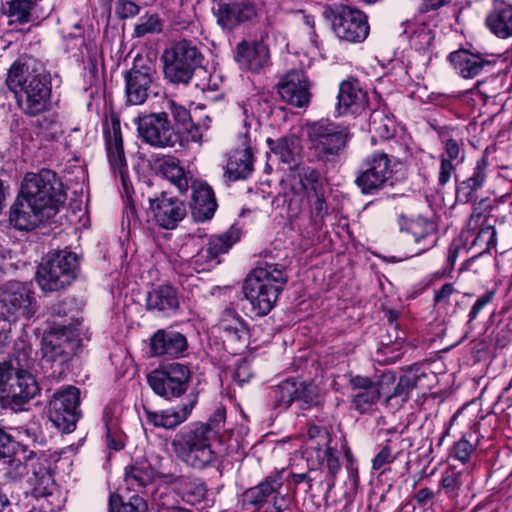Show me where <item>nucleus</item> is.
I'll return each mask as SVG.
<instances>
[{"label":"nucleus","instance_id":"nucleus-24","mask_svg":"<svg viewBox=\"0 0 512 512\" xmlns=\"http://www.w3.org/2000/svg\"><path fill=\"white\" fill-rule=\"evenodd\" d=\"M449 60L457 74L465 79L475 78L482 72H490L496 64L489 55L474 53L467 49L450 53Z\"/></svg>","mask_w":512,"mask_h":512},{"label":"nucleus","instance_id":"nucleus-58","mask_svg":"<svg viewBox=\"0 0 512 512\" xmlns=\"http://www.w3.org/2000/svg\"><path fill=\"white\" fill-rule=\"evenodd\" d=\"M472 452H473L472 444L468 440L462 438L454 444L451 455L455 459H457L460 462H462L463 464H465L466 462H468Z\"/></svg>","mask_w":512,"mask_h":512},{"label":"nucleus","instance_id":"nucleus-61","mask_svg":"<svg viewBox=\"0 0 512 512\" xmlns=\"http://www.w3.org/2000/svg\"><path fill=\"white\" fill-rule=\"evenodd\" d=\"M395 458L396 457L392 454L389 445H385L373 459L372 468L374 470H379L384 465L392 463Z\"/></svg>","mask_w":512,"mask_h":512},{"label":"nucleus","instance_id":"nucleus-19","mask_svg":"<svg viewBox=\"0 0 512 512\" xmlns=\"http://www.w3.org/2000/svg\"><path fill=\"white\" fill-rule=\"evenodd\" d=\"M107 158L110 167L115 175H119L124 192L129 196L132 191V184L128 177L127 163L123 151L120 121L116 118L111 120V125L105 131Z\"/></svg>","mask_w":512,"mask_h":512},{"label":"nucleus","instance_id":"nucleus-21","mask_svg":"<svg viewBox=\"0 0 512 512\" xmlns=\"http://www.w3.org/2000/svg\"><path fill=\"white\" fill-rule=\"evenodd\" d=\"M383 380L380 382H373L368 377L354 376L349 380L352 390V403L356 410L364 413L371 409V407L385 394L383 389V381L393 380L390 374H384Z\"/></svg>","mask_w":512,"mask_h":512},{"label":"nucleus","instance_id":"nucleus-52","mask_svg":"<svg viewBox=\"0 0 512 512\" xmlns=\"http://www.w3.org/2000/svg\"><path fill=\"white\" fill-rule=\"evenodd\" d=\"M496 246V230L495 227L485 220L482 223L480 230L474 237L471 247H478V254L489 251Z\"/></svg>","mask_w":512,"mask_h":512},{"label":"nucleus","instance_id":"nucleus-44","mask_svg":"<svg viewBox=\"0 0 512 512\" xmlns=\"http://www.w3.org/2000/svg\"><path fill=\"white\" fill-rule=\"evenodd\" d=\"M370 131L383 139H388L395 132L394 120L383 110H375L371 113L369 122Z\"/></svg>","mask_w":512,"mask_h":512},{"label":"nucleus","instance_id":"nucleus-40","mask_svg":"<svg viewBox=\"0 0 512 512\" xmlns=\"http://www.w3.org/2000/svg\"><path fill=\"white\" fill-rule=\"evenodd\" d=\"M268 142L271 151L281 162L289 164L290 166L298 164L297 159L301 153V145L297 137H284L277 141L268 140Z\"/></svg>","mask_w":512,"mask_h":512},{"label":"nucleus","instance_id":"nucleus-39","mask_svg":"<svg viewBox=\"0 0 512 512\" xmlns=\"http://www.w3.org/2000/svg\"><path fill=\"white\" fill-rule=\"evenodd\" d=\"M469 478L470 472L467 468L458 469L455 465H450L442 473L438 493L444 491L447 497L454 499Z\"/></svg>","mask_w":512,"mask_h":512},{"label":"nucleus","instance_id":"nucleus-6","mask_svg":"<svg viewBox=\"0 0 512 512\" xmlns=\"http://www.w3.org/2000/svg\"><path fill=\"white\" fill-rule=\"evenodd\" d=\"M165 79L174 84H188L196 68L201 66L202 54L191 41L172 43L161 56Z\"/></svg>","mask_w":512,"mask_h":512},{"label":"nucleus","instance_id":"nucleus-17","mask_svg":"<svg viewBox=\"0 0 512 512\" xmlns=\"http://www.w3.org/2000/svg\"><path fill=\"white\" fill-rule=\"evenodd\" d=\"M155 78L156 70L151 62L135 59L132 68L125 74L127 102L132 105L144 103Z\"/></svg>","mask_w":512,"mask_h":512},{"label":"nucleus","instance_id":"nucleus-14","mask_svg":"<svg viewBox=\"0 0 512 512\" xmlns=\"http://www.w3.org/2000/svg\"><path fill=\"white\" fill-rule=\"evenodd\" d=\"M139 137L155 148H171L179 136L171 125L167 112L151 113L135 118Z\"/></svg>","mask_w":512,"mask_h":512},{"label":"nucleus","instance_id":"nucleus-55","mask_svg":"<svg viewBox=\"0 0 512 512\" xmlns=\"http://www.w3.org/2000/svg\"><path fill=\"white\" fill-rule=\"evenodd\" d=\"M162 30L160 19L157 15L141 17L139 23L135 26L134 35L143 37L151 33H159Z\"/></svg>","mask_w":512,"mask_h":512},{"label":"nucleus","instance_id":"nucleus-48","mask_svg":"<svg viewBox=\"0 0 512 512\" xmlns=\"http://www.w3.org/2000/svg\"><path fill=\"white\" fill-rule=\"evenodd\" d=\"M103 421L106 428L107 446L113 450H120L124 447L123 435L120 430L118 420L115 419L109 411H105Z\"/></svg>","mask_w":512,"mask_h":512},{"label":"nucleus","instance_id":"nucleus-7","mask_svg":"<svg viewBox=\"0 0 512 512\" xmlns=\"http://www.w3.org/2000/svg\"><path fill=\"white\" fill-rule=\"evenodd\" d=\"M79 261L76 253L61 250L48 255L37 270V282L43 291H58L77 277Z\"/></svg>","mask_w":512,"mask_h":512},{"label":"nucleus","instance_id":"nucleus-20","mask_svg":"<svg viewBox=\"0 0 512 512\" xmlns=\"http://www.w3.org/2000/svg\"><path fill=\"white\" fill-rule=\"evenodd\" d=\"M54 216L51 208H41L19 193L10 208L9 221L16 229L29 231Z\"/></svg>","mask_w":512,"mask_h":512},{"label":"nucleus","instance_id":"nucleus-49","mask_svg":"<svg viewBox=\"0 0 512 512\" xmlns=\"http://www.w3.org/2000/svg\"><path fill=\"white\" fill-rule=\"evenodd\" d=\"M151 481L150 472L141 466H130L126 468L124 482L128 490L138 491L144 488Z\"/></svg>","mask_w":512,"mask_h":512},{"label":"nucleus","instance_id":"nucleus-59","mask_svg":"<svg viewBox=\"0 0 512 512\" xmlns=\"http://www.w3.org/2000/svg\"><path fill=\"white\" fill-rule=\"evenodd\" d=\"M330 442L331 441H328V443H327L324 461L328 468L329 474L334 479L336 477V474L340 470V463H339V459H338L336 450L330 446Z\"/></svg>","mask_w":512,"mask_h":512},{"label":"nucleus","instance_id":"nucleus-51","mask_svg":"<svg viewBox=\"0 0 512 512\" xmlns=\"http://www.w3.org/2000/svg\"><path fill=\"white\" fill-rule=\"evenodd\" d=\"M9 460L5 462L6 466L4 468V475L6 478L13 480V481H19L24 476H29L30 469V461L32 459H37L36 457L30 456L29 459L26 461H23L21 458L13 454Z\"/></svg>","mask_w":512,"mask_h":512},{"label":"nucleus","instance_id":"nucleus-18","mask_svg":"<svg viewBox=\"0 0 512 512\" xmlns=\"http://www.w3.org/2000/svg\"><path fill=\"white\" fill-rule=\"evenodd\" d=\"M282 473L267 476L258 485L245 491V499L254 507L260 508L271 501L275 512H283L288 507L287 499L282 495Z\"/></svg>","mask_w":512,"mask_h":512},{"label":"nucleus","instance_id":"nucleus-11","mask_svg":"<svg viewBox=\"0 0 512 512\" xmlns=\"http://www.w3.org/2000/svg\"><path fill=\"white\" fill-rule=\"evenodd\" d=\"M80 391L68 386L54 393L48 405V417L60 431L70 433L75 427L81 412L79 410Z\"/></svg>","mask_w":512,"mask_h":512},{"label":"nucleus","instance_id":"nucleus-29","mask_svg":"<svg viewBox=\"0 0 512 512\" xmlns=\"http://www.w3.org/2000/svg\"><path fill=\"white\" fill-rule=\"evenodd\" d=\"M337 99L338 115L361 113L368 104L367 93L362 89L358 80L342 81L339 85Z\"/></svg>","mask_w":512,"mask_h":512},{"label":"nucleus","instance_id":"nucleus-4","mask_svg":"<svg viewBox=\"0 0 512 512\" xmlns=\"http://www.w3.org/2000/svg\"><path fill=\"white\" fill-rule=\"evenodd\" d=\"M6 84L15 93L21 111L29 116L44 112L51 89L45 77L29 72L26 64L15 62L9 69Z\"/></svg>","mask_w":512,"mask_h":512},{"label":"nucleus","instance_id":"nucleus-64","mask_svg":"<svg viewBox=\"0 0 512 512\" xmlns=\"http://www.w3.org/2000/svg\"><path fill=\"white\" fill-rule=\"evenodd\" d=\"M252 376L250 366L246 362H242L237 365L234 373L233 380L242 387L245 383H247Z\"/></svg>","mask_w":512,"mask_h":512},{"label":"nucleus","instance_id":"nucleus-54","mask_svg":"<svg viewBox=\"0 0 512 512\" xmlns=\"http://www.w3.org/2000/svg\"><path fill=\"white\" fill-rule=\"evenodd\" d=\"M220 263V258L215 257L207 248L202 247L192 258V264L197 272L209 271Z\"/></svg>","mask_w":512,"mask_h":512},{"label":"nucleus","instance_id":"nucleus-16","mask_svg":"<svg viewBox=\"0 0 512 512\" xmlns=\"http://www.w3.org/2000/svg\"><path fill=\"white\" fill-rule=\"evenodd\" d=\"M332 28L339 39L351 42H363L369 34L367 16L360 10L349 6H340L334 14Z\"/></svg>","mask_w":512,"mask_h":512},{"label":"nucleus","instance_id":"nucleus-25","mask_svg":"<svg viewBox=\"0 0 512 512\" xmlns=\"http://www.w3.org/2000/svg\"><path fill=\"white\" fill-rule=\"evenodd\" d=\"M443 152L440 154V168L438 173V183L441 186L446 185L456 168L465 159L464 142L450 137L448 132L442 131L440 134Z\"/></svg>","mask_w":512,"mask_h":512},{"label":"nucleus","instance_id":"nucleus-62","mask_svg":"<svg viewBox=\"0 0 512 512\" xmlns=\"http://www.w3.org/2000/svg\"><path fill=\"white\" fill-rule=\"evenodd\" d=\"M15 442L0 428V459L10 458L14 454Z\"/></svg>","mask_w":512,"mask_h":512},{"label":"nucleus","instance_id":"nucleus-43","mask_svg":"<svg viewBox=\"0 0 512 512\" xmlns=\"http://www.w3.org/2000/svg\"><path fill=\"white\" fill-rule=\"evenodd\" d=\"M460 297L461 294L454 288V285L446 283L435 293L434 301L438 309L444 310L447 314H454Z\"/></svg>","mask_w":512,"mask_h":512},{"label":"nucleus","instance_id":"nucleus-33","mask_svg":"<svg viewBox=\"0 0 512 512\" xmlns=\"http://www.w3.org/2000/svg\"><path fill=\"white\" fill-rule=\"evenodd\" d=\"M247 134L245 135V141L242 149H237L229 156L225 175L230 180L245 179L251 175L253 171V152L248 141Z\"/></svg>","mask_w":512,"mask_h":512},{"label":"nucleus","instance_id":"nucleus-46","mask_svg":"<svg viewBox=\"0 0 512 512\" xmlns=\"http://www.w3.org/2000/svg\"><path fill=\"white\" fill-rule=\"evenodd\" d=\"M238 239L239 237L235 231H228L211 236L204 247L212 252L215 257L220 258V255L227 253Z\"/></svg>","mask_w":512,"mask_h":512},{"label":"nucleus","instance_id":"nucleus-30","mask_svg":"<svg viewBox=\"0 0 512 512\" xmlns=\"http://www.w3.org/2000/svg\"><path fill=\"white\" fill-rule=\"evenodd\" d=\"M188 342L186 337L171 329H159L150 339V352L152 356L178 357L186 351Z\"/></svg>","mask_w":512,"mask_h":512},{"label":"nucleus","instance_id":"nucleus-35","mask_svg":"<svg viewBox=\"0 0 512 512\" xmlns=\"http://www.w3.org/2000/svg\"><path fill=\"white\" fill-rule=\"evenodd\" d=\"M489 166L488 155L485 153L476 161L471 175L459 184L457 197L465 202L470 201L473 194L485 185L489 175Z\"/></svg>","mask_w":512,"mask_h":512},{"label":"nucleus","instance_id":"nucleus-1","mask_svg":"<svg viewBox=\"0 0 512 512\" xmlns=\"http://www.w3.org/2000/svg\"><path fill=\"white\" fill-rule=\"evenodd\" d=\"M32 352L29 341L21 335L14 341L10 357L0 361V403L3 408L21 410L40 393V387L29 371Z\"/></svg>","mask_w":512,"mask_h":512},{"label":"nucleus","instance_id":"nucleus-63","mask_svg":"<svg viewBox=\"0 0 512 512\" xmlns=\"http://www.w3.org/2000/svg\"><path fill=\"white\" fill-rule=\"evenodd\" d=\"M139 10V6L129 0H122L117 3V14L121 19L134 17L139 13Z\"/></svg>","mask_w":512,"mask_h":512},{"label":"nucleus","instance_id":"nucleus-32","mask_svg":"<svg viewBox=\"0 0 512 512\" xmlns=\"http://www.w3.org/2000/svg\"><path fill=\"white\" fill-rule=\"evenodd\" d=\"M486 26L501 39L512 37V4L495 1L492 10L486 16Z\"/></svg>","mask_w":512,"mask_h":512},{"label":"nucleus","instance_id":"nucleus-34","mask_svg":"<svg viewBox=\"0 0 512 512\" xmlns=\"http://www.w3.org/2000/svg\"><path fill=\"white\" fill-rule=\"evenodd\" d=\"M219 330L225 340L246 346L249 330L242 317L233 309H225L219 320Z\"/></svg>","mask_w":512,"mask_h":512},{"label":"nucleus","instance_id":"nucleus-31","mask_svg":"<svg viewBox=\"0 0 512 512\" xmlns=\"http://www.w3.org/2000/svg\"><path fill=\"white\" fill-rule=\"evenodd\" d=\"M398 225L400 231L410 234L416 244L423 243L409 257L419 255L435 244V240L431 238L434 231V224L423 217L407 218L404 215L398 217Z\"/></svg>","mask_w":512,"mask_h":512},{"label":"nucleus","instance_id":"nucleus-26","mask_svg":"<svg viewBox=\"0 0 512 512\" xmlns=\"http://www.w3.org/2000/svg\"><path fill=\"white\" fill-rule=\"evenodd\" d=\"M197 403V396L190 395L187 402L177 407H171L160 411H152L143 407L146 421L156 428L174 429L184 423L190 416Z\"/></svg>","mask_w":512,"mask_h":512},{"label":"nucleus","instance_id":"nucleus-27","mask_svg":"<svg viewBox=\"0 0 512 512\" xmlns=\"http://www.w3.org/2000/svg\"><path fill=\"white\" fill-rule=\"evenodd\" d=\"M150 211L157 224L165 229H173L181 221L186 209L184 204L176 198L161 194L150 200Z\"/></svg>","mask_w":512,"mask_h":512},{"label":"nucleus","instance_id":"nucleus-10","mask_svg":"<svg viewBox=\"0 0 512 512\" xmlns=\"http://www.w3.org/2000/svg\"><path fill=\"white\" fill-rule=\"evenodd\" d=\"M190 379L189 368L180 363L165 365L147 375V382L154 393L168 400L183 395L188 389Z\"/></svg>","mask_w":512,"mask_h":512},{"label":"nucleus","instance_id":"nucleus-56","mask_svg":"<svg viewBox=\"0 0 512 512\" xmlns=\"http://www.w3.org/2000/svg\"><path fill=\"white\" fill-rule=\"evenodd\" d=\"M217 23L224 29H233L239 24L232 4H219L215 12Z\"/></svg>","mask_w":512,"mask_h":512},{"label":"nucleus","instance_id":"nucleus-28","mask_svg":"<svg viewBox=\"0 0 512 512\" xmlns=\"http://www.w3.org/2000/svg\"><path fill=\"white\" fill-rule=\"evenodd\" d=\"M235 59L243 70L258 73L269 64V49L262 41H242L237 45Z\"/></svg>","mask_w":512,"mask_h":512},{"label":"nucleus","instance_id":"nucleus-42","mask_svg":"<svg viewBox=\"0 0 512 512\" xmlns=\"http://www.w3.org/2000/svg\"><path fill=\"white\" fill-rule=\"evenodd\" d=\"M427 376L428 374L421 365L415 364L407 367L400 376L399 382L391 396L407 397L412 389L424 386L423 381Z\"/></svg>","mask_w":512,"mask_h":512},{"label":"nucleus","instance_id":"nucleus-57","mask_svg":"<svg viewBox=\"0 0 512 512\" xmlns=\"http://www.w3.org/2000/svg\"><path fill=\"white\" fill-rule=\"evenodd\" d=\"M164 112H170L177 123L186 124L190 121V112L181 104H178L171 98H165L162 102Z\"/></svg>","mask_w":512,"mask_h":512},{"label":"nucleus","instance_id":"nucleus-38","mask_svg":"<svg viewBox=\"0 0 512 512\" xmlns=\"http://www.w3.org/2000/svg\"><path fill=\"white\" fill-rule=\"evenodd\" d=\"M157 174L163 176L181 192L187 191L189 187L188 178L179 162L171 156L159 159L155 164Z\"/></svg>","mask_w":512,"mask_h":512},{"label":"nucleus","instance_id":"nucleus-37","mask_svg":"<svg viewBox=\"0 0 512 512\" xmlns=\"http://www.w3.org/2000/svg\"><path fill=\"white\" fill-rule=\"evenodd\" d=\"M146 304L149 310L174 312L179 306L177 292L170 285H161L148 293Z\"/></svg>","mask_w":512,"mask_h":512},{"label":"nucleus","instance_id":"nucleus-53","mask_svg":"<svg viewBox=\"0 0 512 512\" xmlns=\"http://www.w3.org/2000/svg\"><path fill=\"white\" fill-rule=\"evenodd\" d=\"M296 401L301 402L302 408H308L319 402V390L313 383L297 381Z\"/></svg>","mask_w":512,"mask_h":512},{"label":"nucleus","instance_id":"nucleus-60","mask_svg":"<svg viewBox=\"0 0 512 512\" xmlns=\"http://www.w3.org/2000/svg\"><path fill=\"white\" fill-rule=\"evenodd\" d=\"M232 7L239 23L250 20L256 14L255 7L251 3H235Z\"/></svg>","mask_w":512,"mask_h":512},{"label":"nucleus","instance_id":"nucleus-3","mask_svg":"<svg viewBox=\"0 0 512 512\" xmlns=\"http://www.w3.org/2000/svg\"><path fill=\"white\" fill-rule=\"evenodd\" d=\"M288 281L282 265L263 263L251 271L245 279L243 292L250 303V312L257 317L267 315Z\"/></svg>","mask_w":512,"mask_h":512},{"label":"nucleus","instance_id":"nucleus-2","mask_svg":"<svg viewBox=\"0 0 512 512\" xmlns=\"http://www.w3.org/2000/svg\"><path fill=\"white\" fill-rule=\"evenodd\" d=\"M226 417L224 408H217L207 423L194 422L179 430L171 442L176 457L194 469L213 466L217 456L212 441L217 438Z\"/></svg>","mask_w":512,"mask_h":512},{"label":"nucleus","instance_id":"nucleus-47","mask_svg":"<svg viewBox=\"0 0 512 512\" xmlns=\"http://www.w3.org/2000/svg\"><path fill=\"white\" fill-rule=\"evenodd\" d=\"M297 387V380L295 379H288L276 386L274 390L276 406L287 409L296 401Z\"/></svg>","mask_w":512,"mask_h":512},{"label":"nucleus","instance_id":"nucleus-5","mask_svg":"<svg viewBox=\"0 0 512 512\" xmlns=\"http://www.w3.org/2000/svg\"><path fill=\"white\" fill-rule=\"evenodd\" d=\"M78 346L73 333L63 327L46 332L42 338L41 367L47 378L60 379Z\"/></svg>","mask_w":512,"mask_h":512},{"label":"nucleus","instance_id":"nucleus-22","mask_svg":"<svg viewBox=\"0 0 512 512\" xmlns=\"http://www.w3.org/2000/svg\"><path fill=\"white\" fill-rule=\"evenodd\" d=\"M281 99L295 107H305L310 102V83L302 70H291L277 84Z\"/></svg>","mask_w":512,"mask_h":512},{"label":"nucleus","instance_id":"nucleus-23","mask_svg":"<svg viewBox=\"0 0 512 512\" xmlns=\"http://www.w3.org/2000/svg\"><path fill=\"white\" fill-rule=\"evenodd\" d=\"M53 9L52 0H10L5 13L11 23L24 24L47 18Z\"/></svg>","mask_w":512,"mask_h":512},{"label":"nucleus","instance_id":"nucleus-13","mask_svg":"<svg viewBox=\"0 0 512 512\" xmlns=\"http://www.w3.org/2000/svg\"><path fill=\"white\" fill-rule=\"evenodd\" d=\"M287 181L293 193L288 200V215L298 217L302 211V196L324 187V183L317 169L300 163L289 167Z\"/></svg>","mask_w":512,"mask_h":512},{"label":"nucleus","instance_id":"nucleus-12","mask_svg":"<svg viewBox=\"0 0 512 512\" xmlns=\"http://www.w3.org/2000/svg\"><path fill=\"white\" fill-rule=\"evenodd\" d=\"M392 174L388 154L376 151L363 159L355 183L363 194H373L390 182Z\"/></svg>","mask_w":512,"mask_h":512},{"label":"nucleus","instance_id":"nucleus-9","mask_svg":"<svg viewBox=\"0 0 512 512\" xmlns=\"http://www.w3.org/2000/svg\"><path fill=\"white\" fill-rule=\"evenodd\" d=\"M308 137L316 158L330 162L346 149L351 133L347 126L321 120L309 126Z\"/></svg>","mask_w":512,"mask_h":512},{"label":"nucleus","instance_id":"nucleus-15","mask_svg":"<svg viewBox=\"0 0 512 512\" xmlns=\"http://www.w3.org/2000/svg\"><path fill=\"white\" fill-rule=\"evenodd\" d=\"M0 302L15 318L30 319L38 309L32 284L27 282H7L2 288Z\"/></svg>","mask_w":512,"mask_h":512},{"label":"nucleus","instance_id":"nucleus-45","mask_svg":"<svg viewBox=\"0 0 512 512\" xmlns=\"http://www.w3.org/2000/svg\"><path fill=\"white\" fill-rule=\"evenodd\" d=\"M110 512H146L148 509L145 499L138 494L122 500L118 495H112L109 500Z\"/></svg>","mask_w":512,"mask_h":512},{"label":"nucleus","instance_id":"nucleus-8","mask_svg":"<svg viewBox=\"0 0 512 512\" xmlns=\"http://www.w3.org/2000/svg\"><path fill=\"white\" fill-rule=\"evenodd\" d=\"M20 194L36 203L41 208H51L56 215L65 203L66 195L56 174L49 169L38 173H27L23 179Z\"/></svg>","mask_w":512,"mask_h":512},{"label":"nucleus","instance_id":"nucleus-36","mask_svg":"<svg viewBox=\"0 0 512 512\" xmlns=\"http://www.w3.org/2000/svg\"><path fill=\"white\" fill-rule=\"evenodd\" d=\"M192 213L197 221L211 219L217 203L212 188L206 183H195L192 186Z\"/></svg>","mask_w":512,"mask_h":512},{"label":"nucleus","instance_id":"nucleus-41","mask_svg":"<svg viewBox=\"0 0 512 512\" xmlns=\"http://www.w3.org/2000/svg\"><path fill=\"white\" fill-rule=\"evenodd\" d=\"M306 201L309 208V217L312 225L316 229H320L325 217L328 215V206L325 198V187L315 190L302 196V202Z\"/></svg>","mask_w":512,"mask_h":512},{"label":"nucleus","instance_id":"nucleus-50","mask_svg":"<svg viewBox=\"0 0 512 512\" xmlns=\"http://www.w3.org/2000/svg\"><path fill=\"white\" fill-rule=\"evenodd\" d=\"M206 484L200 479L185 480L181 487L184 501L192 505L200 503L206 496Z\"/></svg>","mask_w":512,"mask_h":512}]
</instances>
